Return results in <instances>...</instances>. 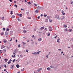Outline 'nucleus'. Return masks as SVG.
<instances>
[{"label":"nucleus","instance_id":"1","mask_svg":"<svg viewBox=\"0 0 73 73\" xmlns=\"http://www.w3.org/2000/svg\"><path fill=\"white\" fill-rule=\"evenodd\" d=\"M10 35L12 36V35H13V32L12 31H10Z\"/></svg>","mask_w":73,"mask_h":73},{"label":"nucleus","instance_id":"2","mask_svg":"<svg viewBox=\"0 0 73 73\" xmlns=\"http://www.w3.org/2000/svg\"><path fill=\"white\" fill-rule=\"evenodd\" d=\"M64 19L65 17H64V16H61L60 17V19L61 20H64Z\"/></svg>","mask_w":73,"mask_h":73},{"label":"nucleus","instance_id":"3","mask_svg":"<svg viewBox=\"0 0 73 73\" xmlns=\"http://www.w3.org/2000/svg\"><path fill=\"white\" fill-rule=\"evenodd\" d=\"M49 31H53V29L51 27H49Z\"/></svg>","mask_w":73,"mask_h":73},{"label":"nucleus","instance_id":"4","mask_svg":"<svg viewBox=\"0 0 73 73\" xmlns=\"http://www.w3.org/2000/svg\"><path fill=\"white\" fill-rule=\"evenodd\" d=\"M37 53L38 54H39V52H34V53H33L32 54H36Z\"/></svg>","mask_w":73,"mask_h":73},{"label":"nucleus","instance_id":"5","mask_svg":"<svg viewBox=\"0 0 73 73\" xmlns=\"http://www.w3.org/2000/svg\"><path fill=\"white\" fill-rule=\"evenodd\" d=\"M3 51H5L4 52H3V53H6L7 52V49L6 48H5L3 50Z\"/></svg>","mask_w":73,"mask_h":73},{"label":"nucleus","instance_id":"6","mask_svg":"<svg viewBox=\"0 0 73 73\" xmlns=\"http://www.w3.org/2000/svg\"><path fill=\"white\" fill-rule=\"evenodd\" d=\"M55 17L56 18V19H58V18H59V15H57L56 14L55 15Z\"/></svg>","mask_w":73,"mask_h":73},{"label":"nucleus","instance_id":"7","mask_svg":"<svg viewBox=\"0 0 73 73\" xmlns=\"http://www.w3.org/2000/svg\"><path fill=\"white\" fill-rule=\"evenodd\" d=\"M5 48V46L4 45H2L1 46V49H3V48Z\"/></svg>","mask_w":73,"mask_h":73},{"label":"nucleus","instance_id":"8","mask_svg":"<svg viewBox=\"0 0 73 73\" xmlns=\"http://www.w3.org/2000/svg\"><path fill=\"white\" fill-rule=\"evenodd\" d=\"M42 9V8L41 7H39V6H38L37 7L38 9Z\"/></svg>","mask_w":73,"mask_h":73},{"label":"nucleus","instance_id":"9","mask_svg":"<svg viewBox=\"0 0 73 73\" xmlns=\"http://www.w3.org/2000/svg\"><path fill=\"white\" fill-rule=\"evenodd\" d=\"M19 61H20V59H18L16 60V63H19Z\"/></svg>","mask_w":73,"mask_h":73},{"label":"nucleus","instance_id":"10","mask_svg":"<svg viewBox=\"0 0 73 73\" xmlns=\"http://www.w3.org/2000/svg\"><path fill=\"white\" fill-rule=\"evenodd\" d=\"M5 36H6V35H8V33L7 32V31H6L5 32Z\"/></svg>","mask_w":73,"mask_h":73},{"label":"nucleus","instance_id":"11","mask_svg":"<svg viewBox=\"0 0 73 73\" xmlns=\"http://www.w3.org/2000/svg\"><path fill=\"white\" fill-rule=\"evenodd\" d=\"M39 12V11L38 10H36L35 11V13H38Z\"/></svg>","mask_w":73,"mask_h":73},{"label":"nucleus","instance_id":"12","mask_svg":"<svg viewBox=\"0 0 73 73\" xmlns=\"http://www.w3.org/2000/svg\"><path fill=\"white\" fill-rule=\"evenodd\" d=\"M16 67L17 68H20V65L19 64H17L16 65Z\"/></svg>","mask_w":73,"mask_h":73},{"label":"nucleus","instance_id":"13","mask_svg":"<svg viewBox=\"0 0 73 73\" xmlns=\"http://www.w3.org/2000/svg\"><path fill=\"white\" fill-rule=\"evenodd\" d=\"M60 38H59V39H58L57 40V42H60H60H59V41H60Z\"/></svg>","mask_w":73,"mask_h":73},{"label":"nucleus","instance_id":"14","mask_svg":"<svg viewBox=\"0 0 73 73\" xmlns=\"http://www.w3.org/2000/svg\"><path fill=\"white\" fill-rule=\"evenodd\" d=\"M22 44H23V46H25L26 44V43L24 42H22Z\"/></svg>","mask_w":73,"mask_h":73},{"label":"nucleus","instance_id":"15","mask_svg":"<svg viewBox=\"0 0 73 73\" xmlns=\"http://www.w3.org/2000/svg\"><path fill=\"white\" fill-rule=\"evenodd\" d=\"M42 40V39L41 38H40L38 39V40L39 41H41Z\"/></svg>","mask_w":73,"mask_h":73},{"label":"nucleus","instance_id":"16","mask_svg":"<svg viewBox=\"0 0 73 73\" xmlns=\"http://www.w3.org/2000/svg\"><path fill=\"white\" fill-rule=\"evenodd\" d=\"M44 28H45V27L44 26L40 28V29L41 30H42V29H44Z\"/></svg>","mask_w":73,"mask_h":73},{"label":"nucleus","instance_id":"17","mask_svg":"<svg viewBox=\"0 0 73 73\" xmlns=\"http://www.w3.org/2000/svg\"><path fill=\"white\" fill-rule=\"evenodd\" d=\"M50 68H52V69H53V68H54V66H53V65H51L50 66Z\"/></svg>","mask_w":73,"mask_h":73},{"label":"nucleus","instance_id":"18","mask_svg":"<svg viewBox=\"0 0 73 73\" xmlns=\"http://www.w3.org/2000/svg\"><path fill=\"white\" fill-rule=\"evenodd\" d=\"M4 61H5V62H7V61H8V59L7 58H6L5 59H4Z\"/></svg>","mask_w":73,"mask_h":73},{"label":"nucleus","instance_id":"19","mask_svg":"<svg viewBox=\"0 0 73 73\" xmlns=\"http://www.w3.org/2000/svg\"><path fill=\"white\" fill-rule=\"evenodd\" d=\"M68 31H69V32H72L73 31V30L72 29H69Z\"/></svg>","mask_w":73,"mask_h":73},{"label":"nucleus","instance_id":"20","mask_svg":"<svg viewBox=\"0 0 73 73\" xmlns=\"http://www.w3.org/2000/svg\"><path fill=\"white\" fill-rule=\"evenodd\" d=\"M62 15H65V13H64V11H62Z\"/></svg>","mask_w":73,"mask_h":73},{"label":"nucleus","instance_id":"21","mask_svg":"<svg viewBox=\"0 0 73 73\" xmlns=\"http://www.w3.org/2000/svg\"><path fill=\"white\" fill-rule=\"evenodd\" d=\"M11 66V69H13V66H14V65H12Z\"/></svg>","mask_w":73,"mask_h":73},{"label":"nucleus","instance_id":"22","mask_svg":"<svg viewBox=\"0 0 73 73\" xmlns=\"http://www.w3.org/2000/svg\"><path fill=\"white\" fill-rule=\"evenodd\" d=\"M15 16L14 15H13L11 17L12 19H13V18H15Z\"/></svg>","mask_w":73,"mask_h":73},{"label":"nucleus","instance_id":"23","mask_svg":"<svg viewBox=\"0 0 73 73\" xmlns=\"http://www.w3.org/2000/svg\"><path fill=\"white\" fill-rule=\"evenodd\" d=\"M44 17H46L47 16V15L45 13L44 14Z\"/></svg>","mask_w":73,"mask_h":73},{"label":"nucleus","instance_id":"24","mask_svg":"<svg viewBox=\"0 0 73 73\" xmlns=\"http://www.w3.org/2000/svg\"><path fill=\"white\" fill-rule=\"evenodd\" d=\"M14 7H16V8H17V5H16V4H15V5H14Z\"/></svg>","mask_w":73,"mask_h":73},{"label":"nucleus","instance_id":"25","mask_svg":"<svg viewBox=\"0 0 73 73\" xmlns=\"http://www.w3.org/2000/svg\"><path fill=\"white\" fill-rule=\"evenodd\" d=\"M26 13L27 15H29V12H26Z\"/></svg>","mask_w":73,"mask_h":73},{"label":"nucleus","instance_id":"26","mask_svg":"<svg viewBox=\"0 0 73 73\" xmlns=\"http://www.w3.org/2000/svg\"><path fill=\"white\" fill-rule=\"evenodd\" d=\"M50 68H47V70H50Z\"/></svg>","mask_w":73,"mask_h":73},{"label":"nucleus","instance_id":"27","mask_svg":"<svg viewBox=\"0 0 73 73\" xmlns=\"http://www.w3.org/2000/svg\"><path fill=\"white\" fill-rule=\"evenodd\" d=\"M15 61H16V59H14L13 60V62L14 63H15Z\"/></svg>","mask_w":73,"mask_h":73},{"label":"nucleus","instance_id":"28","mask_svg":"<svg viewBox=\"0 0 73 73\" xmlns=\"http://www.w3.org/2000/svg\"><path fill=\"white\" fill-rule=\"evenodd\" d=\"M28 4H29V5H30L31 4V2H28Z\"/></svg>","mask_w":73,"mask_h":73},{"label":"nucleus","instance_id":"29","mask_svg":"<svg viewBox=\"0 0 73 73\" xmlns=\"http://www.w3.org/2000/svg\"><path fill=\"white\" fill-rule=\"evenodd\" d=\"M6 31H8V32H9V29L8 28H7L6 29Z\"/></svg>","mask_w":73,"mask_h":73},{"label":"nucleus","instance_id":"30","mask_svg":"<svg viewBox=\"0 0 73 73\" xmlns=\"http://www.w3.org/2000/svg\"><path fill=\"white\" fill-rule=\"evenodd\" d=\"M3 42H4L5 43V42H7V41H6V40H4L3 41Z\"/></svg>","mask_w":73,"mask_h":73},{"label":"nucleus","instance_id":"31","mask_svg":"<svg viewBox=\"0 0 73 73\" xmlns=\"http://www.w3.org/2000/svg\"><path fill=\"white\" fill-rule=\"evenodd\" d=\"M48 19H46L45 20L46 22H48Z\"/></svg>","mask_w":73,"mask_h":73},{"label":"nucleus","instance_id":"32","mask_svg":"<svg viewBox=\"0 0 73 73\" xmlns=\"http://www.w3.org/2000/svg\"><path fill=\"white\" fill-rule=\"evenodd\" d=\"M19 16H20V17H22V14H19Z\"/></svg>","mask_w":73,"mask_h":73},{"label":"nucleus","instance_id":"33","mask_svg":"<svg viewBox=\"0 0 73 73\" xmlns=\"http://www.w3.org/2000/svg\"><path fill=\"white\" fill-rule=\"evenodd\" d=\"M47 19H50V17L49 16H48L47 17Z\"/></svg>","mask_w":73,"mask_h":73},{"label":"nucleus","instance_id":"34","mask_svg":"<svg viewBox=\"0 0 73 73\" xmlns=\"http://www.w3.org/2000/svg\"><path fill=\"white\" fill-rule=\"evenodd\" d=\"M34 5H35V7H37V4H35V3L34 4Z\"/></svg>","mask_w":73,"mask_h":73},{"label":"nucleus","instance_id":"35","mask_svg":"<svg viewBox=\"0 0 73 73\" xmlns=\"http://www.w3.org/2000/svg\"><path fill=\"white\" fill-rule=\"evenodd\" d=\"M23 32L24 33H26V32H27V31L24 30L23 31Z\"/></svg>","mask_w":73,"mask_h":73},{"label":"nucleus","instance_id":"36","mask_svg":"<svg viewBox=\"0 0 73 73\" xmlns=\"http://www.w3.org/2000/svg\"><path fill=\"white\" fill-rule=\"evenodd\" d=\"M11 15H12L13 14V11H11Z\"/></svg>","mask_w":73,"mask_h":73},{"label":"nucleus","instance_id":"37","mask_svg":"<svg viewBox=\"0 0 73 73\" xmlns=\"http://www.w3.org/2000/svg\"><path fill=\"white\" fill-rule=\"evenodd\" d=\"M4 67H5V68H7V67L6 66V65L4 64L3 65Z\"/></svg>","mask_w":73,"mask_h":73},{"label":"nucleus","instance_id":"38","mask_svg":"<svg viewBox=\"0 0 73 73\" xmlns=\"http://www.w3.org/2000/svg\"><path fill=\"white\" fill-rule=\"evenodd\" d=\"M49 21L50 23L52 22V20H50V19H49Z\"/></svg>","mask_w":73,"mask_h":73},{"label":"nucleus","instance_id":"39","mask_svg":"<svg viewBox=\"0 0 73 73\" xmlns=\"http://www.w3.org/2000/svg\"><path fill=\"white\" fill-rule=\"evenodd\" d=\"M18 21H21V19H20L19 18L18 19Z\"/></svg>","mask_w":73,"mask_h":73},{"label":"nucleus","instance_id":"40","mask_svg":"<svg viewBox=\"0 0 73 73\" xmlns=\"http://www.w3.org/2000/svg\"><path fill=\"white\" fill-rule=\"evenodd\" d=\"M3 31H5V28H3Z\"/></svg>","mask_w":73,"mask_h":73},{"label":"nucleus","instance_id":"41","mask_svg":"<svg viewBox=\"0 0 73 73\" xmlns=\"http://www.w3.org/2000/svg\"><path fill=\"white\" fill-rule=\"evenodd\" d=\"M29 51L28 50H26V52H27V53H28Z\"/></svg>","mask_w":73,"mask_h":73},{"label":"nucleus","instance_id":"42","mask_svg":"<svg viewBox=\"0 0 73 73\" xmlns=\"http://www.w3.org/2000/svg\"><path fill=\"white\" fill-rule=\"evenodd\" d=\"M20 57H21V58H23V56L22 55H20Z\"/></svg>","mask_w":73,"mask_h":73},{"label":"nucleus","instance_id":"43","mask_svg":"<svg viewBox=\"0 0 73 73\" xmlns=\"http://www.w3.org/2000/svg\"><path fill=\"white\" fill-rule=\"evenodd\" d=\"M64 27H65V28H66L67 27V26L66 25H64Z\"/></svg>","mask_w":73,"mask_h":73},{"label":"nucleus","instance_id":"44","mask_svg":"<svg viewBox=\"0 0 73 73\" xmlns=\"http://www.w3.org/2000/svg\"><path fill=\"white\" fill-rule=\"evenodd\" d=\"M7 63H8V64H10V63H11V62H7Z\"/></svg>","mask_w":73,"mask_h":73},{"label":"nucleus","instance_id":"45","mask_svg":"<svg viewBox=\"0 0 73 73\" xmlns=\"http://www.w3.org/2000/svg\"><path fill=\"white\" fill-rule=\"evenodd\" d=\"M50 33H48V35H47V36H50Z\"/></svg>","mask_w":73,"mask_h":73},{"label":"nucleus","instance_id":"46","mask_svg":"<svg viewBox=\"0 0 73 73\" xmlns=\"http://www.w3.org/2000/svg\"><path fill=\"white\" fill-rule=\"evenodd\" d=\"M20 44H19L18 45V47H19V48L21 47H20Z\"/></svg>","mask_w":73,"mask_h":73},{"label":"nucleus","instance_id":"47","mask_svg":"<svg viewBox=\"0 0 73 73\" xmlns=\"http://www.w3.org/2000/svg\"><path fill=\"white\" fill-rule=\"evenodd\" d=\"M18 53H19V54H21V51L18 52Z\"/></svg>","mask_w":73,"mask_h":73},{"label":"nucleus","instance_id":"48","mask_svg":"<svg viewBox=\"0 0 73 73\" xmlns=\"http://www.w3.org/2000/svg\"><path fill=\"white\" fill-rule=\"evenodd\" d=\"M9 1L11 2H12V0H9Z\"/></svg>","mask_w":73,"mask_h":73},{"label":"nucleus","instance_id":"49","mask_svg":"<svg viewBox=\"0 0 73 73\" xmlns=\"http://www.w3.org/2000/svg\"><path fill=\"white\" fill-rule=\"evenodd\" d=\"M35 37V35H33L32 36V38H33V37Z\"/></svg>","mask_w":73,"mask_h":73},{"label":"nucleus","instance_id":"50","mask_svg":"<svg viewBox=\"0 0 73 73\" xmlns=\"http://www.w3.org/2000/svg\"><path fill=\"white\" fill-rule=\"evenodd\" d=\"M44 30H47V31H48V29H46V28H45L44 29Z\"/></svg>","mask_w":73,"mask_h":73},{"label":"nucleus","instance_id":"51","mask_svg":"<svg viewBox=\"0 0 73 73\" xmlns=\"http://www.w3.org/2000/svg\"><path fill=\"white\" fill-rule=\"evenodd\" d=\"M27 1H28V0H25V3L27 2Z\"/></svg>","mask_w":73,"mask_h":73},{"label":"nucleus","instance_id":"52","mask_svg":"<svg viewBox=\"0 0 73 73\" xmlns=\"http://www.w3.org/2000/svg\"><path fill=\"white\" fill-rule=\"evenodd\" d=\"M7 48H8L9 49V48L8 47V46H7Z\"/></svg>","mask_w":73,"mask_h":73},{"label":"nucleus","instance_id":"53","mask_svg":"<svg viewBox=\"0 0 73 73\" xmlns=\"http://www.w3.org/2000/svg\"><path fill=\"white\" fill-rule=\"evenodd\" d=\"M46 57H47V58H48V55H47L46 56Z\"/></svg>","mask_w":73,"mask_h":73},{"label":"nucleus","instance_id":"54","mask_svg":"<svg viewBox=\"0 0 73 73\" xmlns=\"http://www.w3.org/2000/svg\"><path fill=\"white\" fill-rule=\"evenodd\" d=\"M37 19H40V16L38 17H37Z\"/></svg>","mask_w":73,"mask_h":73},{"label":"nucleus","instance_id":"55","mask_svg":"<svg viewBox=\"0 0 73 73\" xmlns=\"http://www.w3.org/2000/svg\"><path fill=\"white\" fill-rule=\"evenodd\" d=\"M34 31H36V29H34Z\"/></svg>","mask_w":73,"mask_h":73},{"label":"nucleus","instance_id":"56","mask_svg":"<svg viewBox=\"0 0 73 73\" xmlns=\"http://www.w3.org/2000/svg\"><path fill=\"white\" fill-rule=\"evenodd\" d=\"M21 10L22 11H24V9H21Z\"/></svg>","mask_w":73,"mask_h":73},{"label":"nucleus","instance_id":"57","mask_svg":"<svg viewBox=\"0 0 73 73\" xmlns=\"http://www.w3.org/2000/svg\"><path fill=\"white\" fill-rule=\"evenodd\" d=\"M42 16H44V15H43L42 14H41L40 15V16L42 17Z\"/></svg>","mask_w":73,"mask_h":73},{"label":"nucleus","instance_id":"58","mask_svg":"<svg viewBox=\"0 0 73 73\" xmlns=\"http://www.w3.org/2000/svg\"><path fill=\"white\" fill-rule=\"evenodd\" d=\"M65 31H66L67 32H68V30L67 29H65Z\"/></svg>","mask_w":73,"mask_h":73},{"label":"nucleus","instance_id":"59","mask_svg":"<svg viewBox=\"0 0 73 73\" xmlns=\"http://www.w3.org/2000/svg\"><path fill=\"white\" fill-rule=\"evenodd\" d=\"M31 19V17H28V19Z\"/></svg>","mask_w":73,"mask_h":73},{"label":"nucleus","instance_id":"60","mask_svg":"<svg viewBox=\"0 0 73 73\" xmlns=\"http://www.w3.org/2000/svg\"><path fill=\"white\" fill-rule=\"evenodd\" d=\"M2 19H2V20H3V19H4V17H2Z\"/></svg>","mask_w":73,"mask_h":73},{"label":"nucleus","instance_id":"61","mask_svg":"<svg viewBox=\"0 0 73 73\" xmlns=\"http://www.w3.org/2000/svg\"><path fill=\"white\" fill-rule=\"evenodd\" d=\"M15 40L16 42H17V40L16 39Z\"/></svg>","mask_w":73,"mask_h":73},{"label":"nucleus","instance_id":"62","mask_svg":"<svg viewBox=\"0 0 73 73\" xmlns=\"http://www.w3.org/2000/svg\"><path fill=\"white\" fill-rule=\"evenodd\" d=\"M23 29L24 30H25V27H23Z\"/></svg>","mask_w":73,"mask_h":73},{"label":"nucleus","instance_id":"63","mask_svg":"<svg viewBox=\"0 0 73 73\" xmlns=\"http://www.w3.org/2000/svg\"><path fill=\"white\" fill-rule=\"evenodd\" d=\"M4 34V33H2L1 34V35H3V34Z\"/></svg>","mask_w":73,"mask_h":73},{"label":"nucleus","instance_id":"64","mask_svg":"<svg viewBox=\"0 0 73 73\" xmlns=\"http://www.w3.org/2000/svg\"><path fill=\"white\" fill-rule=\"evenodd\" d=\"M61 49H58V50H61Z\"/></svg>","mask_w":73,"mask_h":73}]
</instances>
